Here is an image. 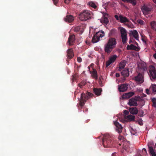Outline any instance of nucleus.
I'll list each match as a JSON object with an SVG mask.
<instances>
[{
	"label": "nucleus",
	"instance_id": "1",
	"mask_svg": "<svg viewBox=\"0 0 156 156\" xmlns=\"http://www.w3.org/2000/svg\"><path fill=\"white\" fill-rule=\"evenodd\" d=\"M117 42L115 38H110L104 46V50L107 53H110L116 46Z\"/></svg>",
	"mask_w": 156,
	"mask_h": 156
},
{
	"label": "nucleus",
	"instance_id": "2",
	"mask_svg": "<svg viewBox=\"0 0 156 156\" xmlns=\"http://www.w3.org/2000/svg\"><path fill=\"white\" fill-rule=\"evenodd\" d=\"M94 95L88 91L87 92L86 94L82 93L81 94L80 98L79 100V105L81 108L86 103L87 100L92 97Z\"/></svg>",
	"mask_w": 156,
	"mask_h": 156
},
{
	"label": "nucleus",
	"instance_id": "3",
	"mask_svg": "<svg viewBox=\"0 0 156 156\" xmlns=\"http://www.w3.org/2000/svg\"><path fill=\"white\" fill-rule=\"evenodd\" d=\"M102 141L103 144L105 147H112L114 142L112 138L108 134H105L104 136Z\"/></svg>",
	"mask_w": 156,
	"mask_h": 156
},
{
	"label": "nucleus",
	"instance_id": "4",
	"mask_svg": "<svg viewBox=\"0 0 156 156\" xmlns=\"http://www.w3.org/2000/svg\"><path fill=\"white\" fill-rule=\"evenodd\" d=\"M91 12L89 10L83 11L79 15V18L82 21H85L90 19Z\"/></svg>",
	"mask_w": 156,
	"mask_h": 156
},
{
	"label": "nucleus",
	"instance_id": "5",
	"mask_svg": "<svg viewBox=\"0 0 156 156\" xmlns=\"http://www.w3.org/2000/svg\"><path fill=\"white\" fill-rule=\"evenodd\" d=\"M105 35L104 32L102 30L99 31L97 32L96 34L93 36L92 41L93 43H95L98 42L100 38H102Z\"/></svg>",
	"mask_w": 156,
	"mask_h": 156
},
{
	"label": "nucleus",
	"instance_id": "6",
	"mask_svg": "<svg viewBox=\"0 0 156 156\" xmlns=\"http://www.w3.org/2000/svg\"><path fill=\"white\" fill-rule=\"evenodd\" d=\"M141 9L144 14L150 13L152 10L151 6L150 5H144Z\"/></svg>",
	"mask_w": 156,
	"mask_h": 156
},
{
	"label": "nucleus",
	"instance_id": "7",
	"mask_svg": "<svg viewBox=\"0 0 156 156\" xmlns=\"http://www.w3.org/2000/svg\"><path fill=\"white\" fill-rule=\"evenodd\" d=\"M150 77L152 81H156V71L154 68L149 70Z\"/></svg>",
	"mask_w": 156,
	"mask_h": 156
},
{
	"label": "nucleus",
	"instance_id": "8",
	"mask_svg": "<svg viewBox=\"0 0 156 156\" xmlns=\"http://www.w3.org/2000/svg\"><path fill=\"white\" fill-rule=\"evenodd\" d=\"M66 52V61H68L69 60H70L73 57L74 54L72 48L69 49Z\"/></svg>",
	"mask_w": 156,
	"mask_h": 156
},
{
	"label": "nucleus",
	"instance_id": "9",
	"mask_svg": "<svg viewBox=\"0 0 156 156\" xmlns=\"http://www.w3.org/2000/svg\"><path fill=\"white\" fill-rule=\"evenodd\" d=\"M109 17L108 14L106 13H104L103 16L101 18V22L102 23L107 24L108 23L109 21L108 18Z\"/></svg>",
	"mask_w": 156,
	"mask_h": 156
},
{
	"label": "nucleus",
	"instance_id": "10",
	"mask_svg": "<svg viewBox=\"0 0 156 156\" xmlns=\"http://www.w3.org/2000/svg\"><path fill=\"white\" fill-rule=\"evenodd\" d=\"M114 124L116 127V131L119 133H121L123 128L122 125L116 121H114Z\"/></svg>",
	"mask_w": 156,
	"mask_h": 156
},
{
	"label": "nucleus",
	"instance_id": "11",
	"mask_svg": "<svg viewBox=\"0 0 156 156\" xmlns=\"http://www.w3.org/2000/svg\"><path fill=\"white\" fill-rule=\"evenodd\" d=\"M75 40V36L74 35H70L68 39V43L69 45H72L74 44Z\"/></svg>",
	"mask_w": 156,
	"mask_h": 156
},
{
	"label": "nucleus",
	"instance_id": "12",
	"mask_svg": "<svg viewBox=\"0 0 156 156\" xmlns=\"http://www.w3.org/2000/svg\"><path fill=\"white\" fill-rule=\"evenodd\" d=\"M128 84L127 83L123 84L119 86L118 89L120 92H124L128 89Z\"/></svg>",
	"mask_w": 156,
	"mask_h": 156
},
{
	"label": "nucleus",
	"instance_id": "13",
	"mask_svg": "<svg viewBox=\"0 0 156 156\" xmlns=\"http://www.w3.org/2000/svg\"><path fill=\"white\" fill-rule=\"evenodd\" d=\"M128 105L130 106H136L137 105V100L136 99L132 98L129 100Z\"/></svg>",
	"mask_w": 156,
	"mask_h": 156
},
{
	"label": "nucleus",
	"instance_id": "14",
	"mask_svg": "<svg viewBox=\"0 0 156 156\" xmlns=\"http://www.w3.org/2000/svg\"><path fill=\"white\" fill-rule=\"evenodd\" d=\"M134 80L140 83H143L144 82V79L142 75L139 73L137 76L135 77Z\"/></svg>",
	"mask_w": 156,
	"mask_h": 156
},
{
	"label": "nucleus",
	"instance_id": "15",
	"mask_svg": "<svg viewBox=\"0 0 156 156\" xmlns=\"http://www.w3.org/2000/svg\"><path fill=\"white\" fill-rule=\"evenodd\" d=\"M121 75L124 78L128 77L129 75V71L128 69L125 68L121 72Z\"/></svg>",
	"mask_w": 156,
	"mask_h": 156
},
{
	"label": "nucleus",
	"instance_id": "16",
	"mask_svg": "<svg viewBox=\"0 0 156 156\" xmlns=\"http://www.w3.org/2000/svg\"><path fill=\"white\" fill-rule=\"evenodd\" d=\"M126 64V61L125 60L122 61L119 64V70L121 71L122 70L124 69L125 66Z\"/></svg>",
	"mask_w": 156,
	"mask_h": 156
},
{
	"label": "nucleus",
	"instance_id": "17",
	"mask_svg": "<svg viewBox=\"0 0 156 156\" xmlns=\"http://www.w3.org/2000/svg\"><path fill=\"white\" fill-rule=\"evenodd\" d=\"M138 67L143 70H145L147 69V66L146 63L144 62H140L138 64Z\"/></svg>",
	"mask_w": 156,
	"mask_h": 156
},
{
	"label": "nucleus",
	"instance_id": "18",
	"mask_svg": "<svg viewBox=\"0 0 156 156\" xmlns=\"http://www.w3.org/2000/svg\"><path fill=\"white\" fill-rule=\"evenodd\" d=\"M64 19L65 21L69 23L72 22L74 20L73 17L72 15H67Z\"/></svg>",
	"mask_w": 156,
	"mask_h": 156
},
{
	"label": "nucleus",
	"instance_id": "19",
	"mask_svg": "<svg viewBox=\"0 0 156 156\" xmlns=\"http://www.w3.org/2000/svg\"><path fill=\"white\" fill-rule=\"evenodd\" d=\"M134 94L133 92H130L127 93H126L122 95V97L123 98H128L133 96Z\"/></svg>",
	"mask_w": 156,
	"mask_h": 156
},
{
	"label": "nucleus",
	"instance_id": "20",
	"mask_svg": "<svg viewBox=\"0 0 156 156\" xmlns=\"http://www.w3.org/2000/svg\"><path fill=\"white\" fill-rule=\"evenodd\" d=\"M129 110L132 114L136 115L138 113V110L136 107L130 108L129 109Z\"/></svg>",
	"mask_w": 156,
	"mask_h": 156
},
{
	"label": "nucleus",
	"instance_id": "21",
	"mask_svg": "<svg viewBox=\"0 0 156 156\" xmlns=\"http://www.w3.org/2000/svg\"><path fill=\"white\" fill-rule=\"evenodd\" d=\"M92 77L94 78L96 80L98 79V74L97 71L95 69H93V70L92 72H90Z\"/></svg>",
	"mask_w": 156,
	"mask_h": 156
},
{
	"label": "nucleus",
	"instance_id": "22",
	"mask_svg": "<svg viewBox=\"0 0 156 156\" xmlns=\"http://www.w3.org/2000/svg\"><path fill=\"white\" fill-rule=\"evenodd\" d=\"M120 22L121 23H124L129 22V20L126 17H123L120 15L119 16Z\"/></svg>",
	"mask_w": 156,
	"mask_h": 156
},
{
	"label": "nucleus",
	"instance_id": "23",
	"mask_svg": "<svg viewBox=\"0 0 156 156\" xmlns=\"http://www.w3.org/2000/svg\"><path fill=\"white\" fill-rule=\"evenodd\" d=\"M93 91L96 95L99 96L102 91V89L101 88H94Z\"/></svg>",
	"mask_w": 156,
	"mask_h": 156
},
{
	"label": "nucleus",
	"instance_id": "24",
	"mask_svg": "<svg viewBox=\"0 0 156 156\" xmlns=\"http://www.w3.org/2000/svg\"><path fill=\"white\" fill-rule=\"evenodd\" d=\"M131 34L135 39L137 40H139L138 34L136 30H134L133 31H131Z\"/></svg>",
	"mask_w": 156,
	"mask_h": 156
},
{
	"label": "nucleus",
	"instance_id": "25",
	"mask_svg": "<svg viewBox=\"0 0 156 156\" xmlns=\"http://www.w3.org/2000/svg\"><path fill=\"white\" fill-rule=\"evenodd\" d=\"M117 30L115 29H113L110 30L109 33V36H113L115 35L116 33Z\"/></svg>",
	"mask_w": 156,
	"mask_h": 156
},
{
	"label": "nucleus",
	"instance_id": "26",
	"mask_svg": "<svg viewBox=\"0 0 156 156\" xmlns=\"http://www.w3.org/2000/svg\"><path fill=\"white\" fill-rule=\"evenodd\" d=\"M127 120L129 121H132L134 120L135 119V116L131 115H127L126 118Z\"/></svg>",
	"mask_w": 156,
	"mask_h": 156
},
{
	"label": "nucleus",
	"instance_id": "27",
	"mask_svg": "<svg viewBox=\"0 0 156 156\" xmlns=\"http://www.w3.org/2000/svg\"><path fill=\"white\" fill-rule=\"evenodd\" d=\"M120 32L121 36H127L126 30L123 28H122L120 30Z\"/></svg>",
	"mask_w": 156,
	"mask_h": 156
},
{
	"label": "nucleus",
	"instance_id": "28",
	"mask_svg": "<svg viewBox=\"0 0 156 156\" xmlns=\"http://www.w3.org/2000/svg\"><path fill=\"white\" fill-rule=\"evenodd\" d=\"M151 24L152 28L156 32V21L151 22Z\"/></svg>",
	"mask_w": 156,
	"mask_h": 156
},
{
	"label": "nucleus",
	"instance_id": "29",
	"mask_svg": "<svg viewBox=\"0 0 156 156\" xmlns=\"http://www.w3.org/2000/svg\"><path fill=\"white\" fill-rule=\"evenodd\" d=\"M117 58V56L116 55H114L113 56H112L109 58V60L111 62H112V63L114 62L116 59V58Z\"/></svg>",
	"mask_w": 156,
	"mask_h": 156
},
{
	"label": "nucleus",
	"instance_id": "30",
	"mask_svg": "<svg viewBox=\"0 0 156 156\" xmlns=\"http://www.w3.org/2000/svg\"><path fill=\"white\" fill-rule=\"evenodd\" d=\"M88 5L90 6H91L94 9H96L97 8V6L96 5L94 2L92 1H90L89 2Z\"/></svg>",
	"mask_w": 156,
	"mask_h": 156
},
{
	"label": "nucleus",
	"instance_id": "31",
	"mask_svg": "<svg viewBox=\"0 0 156 156\" xmlns=\"http://www.w3.org/2000/svg\"><path fill=\"white\" fill-rule=\"evenodd\" d=\"M122 40V42L123 44L126 43L127 41V36H121Z\"/></svg>",
	"mask_w": 156,
	"mask_h": 156
},
{
	"label": "nucleus",
	"instance_id": "32",
	"mask_svg": "<svg viewBox=\"0 0 156 156\" xmlns=\"http://www.w3.org/2000/svg\"><path fill=\"white\" fill-rule=\"evenodd\" d=\"M134 48H135V46L133 44H131L130 45H128L126 48L128 50H134Z\"/></svg>",
	"mask_w": 156,
	"mask_h": 156
},
{
	"label": "nucleus",
	"instance_id": "33",
	"mask_svg": "<svg viewBox=\"0 0 156 156\" xmlns=\"http://www.w3.org/2000/svg\"><path fill=\"white\" fill-rule=\"evenodd\" d=\"M151 89L152 92L154 93L156 92V85H153L151 87Z\"/></svg>",
	"mask_w": 156,
	"mask_h": 156
},
{
	"label": "nucleus",
	"instance_id": "34",
	"mask_svg": "<svg viewBox=\"0 0 156 156\" xmlns=\"http://www.w3.org/2000/svg\"><path fill=\"white\" fill-rule=\"evenodd\" d=\"M152 101L153 103V106L156 108V98H153L152 99Z\"/></svg>",
	"mask_w": 156,
	"mask_h": 156
},
{
	"label": "nucleus",
	"instance_id": "35",
	"mask_svg": "<svg viewBox=\"0 0 156 156\" xmlns=\"http://www.w3.org/2000/svg\"><path fill=\"white\" fill-rule=\"evenodd\" d=\"M80 29V26H77L74 27L73 29V30L76 32H78Z\"/></svg>",
	"mask_w": 156,
	"mask_h": 156
},
{
	"label": "nucleus",
	"instance_id": "36",
	"mask_svg": "<svg viewBox=\"0 0 156 156\" xmlns=\"http://www.w3.org/2000/svg\"><path fill=\"white\" fill-rule=\"evenodd\" d=\"M118 139L119 141H120L122 142H123L124 140V138L123 136H119L118 137Z\"/></svg>",
	"mask_w": 156,
	"mask_h": 156
},
{
	"label": "nucleus",
	"instance_id": "37",
	"mask_svg": "<svg viewBox=\"0 0 156 156\" xmlns=\"http://www.w3.org/2000/svg\"><path fill=\"white\" fill-rule=\"evenodd\" d=\"M148 148L150 154L154 151L153 147H152L148 146Z\"/></svg>",
	"mask_w": 156,
	"mask_h": 156
},
{
	"label": "nucleus",
	"instance_id": "38",
	"mask_svg": "<svg viewBox=\"0 0 156 156\" xmlns=\"http://www.w3.org/2000/svg\"><path fill=\"white\" fill-rule=\"evenodd\" d=\"M85 85V83L83 82H81L78 84V86L80 88H82L83 86Z\"/></svg>",
	"mask_w": 156,
	"mask_h": 156
},
{
	"label": "nucleus",
	"instance_id": "39",
	"mask_svg": "<svg viewBox=\"0 0 156 156\" xmlns=\"http://www.w3.org/2000/svg\"><path fill=\"white\" fill-rule=\"evenodd\" d=\"M129 2L132 3L133 5H135L136 4V2L135 0H130Z\"/></svg>",
	"mask_w": 156,
	"mask_h": 156
},
{
	"label": "nucleus",
	"instance_id": "40",
	"mask_svg": "<svg viewBox=\"0 0 156 156\" xmlns=\"http://www.w3.org/2000/svg\"><path fill=\"white\" fill-rule=\"evenodd\" d=\"M138 122L140 126H142L143 125V121L141 119H139Z\"/></svg>",
	"mask_w": 156,
	"mask_h": 156
},
{
	"label": "nucleus",
	"instance_id": "41",
	"mask_svg": "<svg viewBox=\"0 0 156 156\" xmlns=\"http://www.w3.org/2000/svg\"><path fill=\"white\" fill-rule=\"evenodd\" d=\"M112 62H111L109 60H108L106 62V67H107L108 66H109L111 63H112Z\"/></svg>",
	"mask_w": 156,
	"mask_h": 156
},
{
	"label": "nucleus",
	"instance_id": "42",
	"mask_svg": "<svg viewBox=\"0 0 156 156\" xmlns=\"http://www.w3.org/2000/svg\"><path fill=\"white\" fill-rule=\"evenodd\" d=\"M98 83L99 85L102 87V81H101V79L100 78H99V80H98Z\"/></svg>",
	"mask_w": 156,
	"mask_h": 156
},
{
	"label": "nucleus",
	"instance_id": "43",
	"mask_svg": "<svg viewBox=\"0 0 156 156\" xmlns=\"http://www.w3.org/2000/svg\"><path fill=\"white\" fill-rule=\"evenodd\" d=\"M77 61L79 62H81L82 61V59L80 57L77 58Z\"/></svg>",
	"mask_w": 156,
	"mask_h": 156
},
{
	"label": "nucleus",
	"instance_id": "44",
	"mask_svg": "<svg viewBox=\"0 0 156 156\" xmlns=\"http://www.w3.org/2000/svg\"><path fill=\"white\" fill-rule=\"evenodd\" d=\"M124 114L125 115H127L128 114L129 112L128 111L126 110H124L123 111Z\"/></svg>",
	"mask_w": 156,
	"mask_h": 156
},
{
	"label": "nucleus",
	"instance_id": "45",
	"mask_svg": "<svg viewBox=\"0 0 156 156\" xmlns=\"http://www.w3.org/2000/svg\"><path fill=\"white\" fill-rule=\"evenodd\" d=\"M135 48H134V50H135L137 51H138L140 50V48H139L135 46Z\"/></svg>",
	"mask_w": 156,
	"mask_h": 156
},
{
	"label": "nucleus",
	"instance_id": "46",
	"mask_svg": "<svg viewBox=\"0 0 156 156\" xmlns=\"http://www.w3.org/2000/svg\"><path fill=\"white\" fill-rule=\"evenodd\" d=\"M137 22L140 24H143L144 21L141 20H137Z\"/></svg>",
	"mask_w": 156,
	"mask_h": 156
},
{
	"label": "nucleus",
	"instance_id": "47",
	"mask_svg": "<svg viewBox=\"0 0 156 156\" xmlns=\"http://www.w3.org/2000/svg\"><path fill=\"white\" fill-rule=\"evenodd\" d=\"M54 4L56 5V4L58 3V0H52Z\"/></svg>",
	"mask_w": 156,
	"mask_h": 156
},
{
	"label": "nucleus",
	"instance_id": "48",
	"mask_svg": "<svg viewBox=\"0 0 156 156\" xmlns=\"http://www.w3.org/2000/svg\"><path fill=\"white\" fill-rule=\"evenodd\" d=\"M133 38L130 37V40L129 42V44H130L131 43H133Z\"/></svg>",
	"mask_w": 156,
	"mask_h": 156
},
{
	"label": "nucleus",
	"instance_id": "49",
	"mask_svg": "<svg viewBox=\"0 0 156 156\" xmlns=\"http://www.w3.org/2000/svg\"><path fill=\"white\" fill-rule=\"evenodd\" d=\"M114 17H115V18L117 20H119V17L117 15H115L114 16Z\"/></svg>",
	"mask_w": 156,
	"mask_h": 156
},
{
	"label": "nucleus",
	"instance_id": "50",
	"mask_svg": "<svg viewBox=\"0 0 156 156\" xmlns=\"http://www.w3.org/2000/svg\"><path fill=\"white\" fill-rule=\"evenodd\" d=\"M151 154L152 156H156V154L154 151L151 153Z\"/></svg>",
	"mask_w": 156,
	"mask_h": 156
},
{
	"label": "nucleus",
	"instance_id": "51",
	"mask_svg": "<svg viewBox=\"0 0 156 156\" xmlns=\"http://www.w3.org/2000/svg\"><path fill=\"white\" fill-rule=\"evenodd\" d=\"M146 92L147 94H149V90L148 89H146Z\"/></svg>",
	"mask_w": 156,
	"mask_h": 156
},
{
	"label": "nucleus",
	"instance_id": "52",
	"mask_svg": "<svg viewBox=\"0 0 156 156\" xmlns=\"http://www.w3.org/2000/svg\"><path fill=\"white\" fill-rule=\"evenodd\" d=\"M122 1L124 2H129L130 0H122Z\"/></svg>",
	"mask_w": 156,
	"mask_h": 156
},
{
	"label": "nucleus",
	"instance_id": "53",
	"mask_svg": "<svg viewBox=\"0 0 156 156\" xmlns=\"http://www.w3.org/2000/svg\"><path fill=\"white\" fill-rule=\"evenodd\" d=\"M115 76L116 77H119L120 76V74L119 73H116Z\"/></svg>",
	"mask_w": 156,
	"mask_h": 156
},
{
	"label": "nucleus",
	"instance_id": "54",
	"mask_svg": "<svg viewBox=\"0 0 156 156\" xmlns=\"http://www.w3.org/2000/svg\"><path fill=\"white\" fill-rule=\"evenodd\" d=\"M69 0H65L64 2L65 3L68 4L69 3Z\"/></svg>",
	"mask_w": 156,
	"mask_h": 156
},
{
	"label": "nucleus",
	"instance_id": "55",
	"mask_svg": "<svg viewBox=\"0 0 156 156\" xmlns=\"http://www.w3.org/2000/svg\"><path fill=\"white\" fill-rule=\"evenodd\" d=\"M141 114L140 115V116L142 117L143 116V115H144V112L143 111H141Z\"/></svg>",
	"mask_w": 156,
	"mask_h": 156
},
{
	"label": "nucleus",
	"instance_id": "56",
	"mask_svg": "<svg viewBox=\"0 0 156 156\" xmlns=\"http://www.w3.org/2000/svg\"><path fill=\"white\" fill-rule=\"evenodd\" d=\"M154 57L156 59V53H155L153 55Z\"/></svg>",
	"mask_w": 156,
	"mask_h": 156
},
{
	"label": "nucleus",
	"instance_id": "57",
	"mask_svg": "<svg viewBox=\"0 0 156 156\" xmlns=\"http://www.w3.org/2000/svg\"><path fill=\"white\" fill-rule=\"evenodd\" d=\"M143 151H144L146 153H147L146 149L145 148H143L142 150Z\"/></svg>",
	"mask_w": 156,
	"mask_h": 156
},
{
	"label": "nucleus",
	"instance_id": "58",
	"mask_svg": "<svg viewBox=\"0 0 156 156\" xmlns=\"http://www.w3.org/2000/svg\"><path fill=\"white\" fill-rule=\"evenodd\" d=\"M112 156H116L115 153H113L112 154Z\"/></svg>",
	"mask_w": 156,
	"mask_h": 156
},
{
	"label": "nucleus",
	"instance_id": "59",
	"mask_svg": "<svg viewBox=\"0 0 156 156\" xmlns=\"http://www.w3.org/2000/svg\"><path fill=\"white\" fill-rule=\"evenodd\" d=\"M75 79H76L75 77H74V76H73V78H72V80H73V81H74V80H75Z\"/></svg>",
	"mask_w": 156,
	"mask_h": 156
},
{
	"label": "nucleus",
	"instance_id": "60",
	"mask_svg": "<svg viewBox=\"0 0 156 156\" xmlns=\"http://www.w3.org/2000/svg\"><path fill=\"white\" fill-rule=\"evenodd\" d=\"M69 61H67V64L68 65L69 64Z\"/></svg>",
	"mask_w": 156,
	"mask_h": 156
},
{
	"label": "nucleus",
	"instance_id": "61",
	"mask_svg": "<svg viewBox=\"0 0 156 156\" xmlns=\"http://www.w3.org/2000/svg\"><path fill=\"white\" fill-rule=\"evenodd\" d=\"M153 2L156 4V0H153Z\"/></svg>",
	"mask_w": 156,
	"mask_h": 156
},
{
	"label": "nucleus",
	"instance_id": "62",
	"mask_svg": "<svg viewBox=\"0 0 156 156\" xmlns=\"http://www.w3.org/2000/svg\"><path fill=\"white\" fill-rule=\"evenodd\" d=\"M77 92L76 91H75L74 93V95H75L76 94H77Z\"/></svg>",
	"mask_w": 156,
	"mask_h": 156
},
{
	"label": "nucleus",
	"instance_id": "63",
	"mask_svg": "<svg viewBox=\"0 0 156 156\" xmlns=\"http://www.w3.org/2000/svg\"><path fill=\"white\" fill-rule=\"evenodd\" d=\"M88 68L89 69V70H90V67L89 66H88Z\"/></svg>",
	"mask_w": 156,
	"mask_h": 156
},
{
	"label": "nucleus",
	"instance_id": "64",
	"mask_svg": "<svg viewBox=\"0 0 156 156\" xmlns=\"http://www.w3.org/2000/svg\"><path fill=\"white\" fill-rule=\"evenodd\" d=\"M143 41L144 42H146L145 41V40H144V39H142Z\"/></svg>",
	"mask_w": 156,
	"mask_h": 156
}]
</instances>
